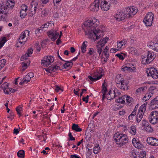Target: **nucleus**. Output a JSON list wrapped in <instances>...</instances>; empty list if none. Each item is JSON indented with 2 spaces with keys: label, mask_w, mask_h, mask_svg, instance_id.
<instances>
[{
  "label": "nucleus",
  "mask_w": 158,
  "mask_h": 158,
  "mask_svg": "<svg viewBox=\"0 0 158 158\" xmlns=\"http://www.w3.org/2000/svg\"><path fill=\"white\" fill-rule=\"evenodd\" d=\"M101 0H95L90 7V10L93 12L97 11L99 8Z\"/></svg>",
  "instance_id": "10"
},
{
  "label": "nucleus",
  "mask_w": 158,
  "mask_h": 158,
  "mask_svg": "<svg viewBox=\"0 0 158 158\" xmlns=\"http://www.w3.org/2000/svg\"><path fill=\"white\" fill-rule=\"evenodd\" d=\"M140 156L141 158H145L146 157L145 152H140Z\"/></svg>",
  "instance_id": "59"
},
{
  "label": "nucleus",
  "mask_w": 158,
  "mask_h": 158,
  "mask_svg": "<svg viewBox=\"0 0 158 158\" xmlns=\"http://www.w3.org/2000/svg\"><path fill=\"white\" fill-rule=\"evenodd\" d=\"M70 157L71 158H81L77 155L75 154L71 155Z\"/></svg>",
  "instance_id": "64"
},
{
  "label": "nucleus",
  "mask_w": 158,
  "mask_h": 158,
  "mask_svg": "<svg viewBox=\"0 0 158 158\" xmlns=\"http://www.w3.org/2000/svg\"><path fill=\"white\" fill-rule=\"evenodd\" d=\"M6 41V40L5 37H3L0 41V48L2 47Z\"/></svg>",
  "instance_id": "36"
},
{
  "label": "nucleus",
  "mask_w": 158,
  "mask_h": 158,
  "mask_svg": "<svg viewBox=\"0 0 158 158\" xmlns=\"http://www.w3.org/2000/svg\"><path fill=\"white\" fill-rule=\"evenodd\" d=\"M105 81H104V83L102 85V93H106L107 89L105 85Z\"/></svg>",
  "instance_id": "40"
},
{
  "label": "nucleus",
  "mask_w": 158,
  "mask_h": 158,
  "mask_svg": "<svg viewBox=\"0 0 158 158\" xmlns=\"http://www.w3.org/2000/svg\"><path fill=\"white\" fill-rule=\"evenodd\" d=\"M49 37L53 41H54L58 36L59 33L56 31H52L47 32Z\"/></svg>",
  "instance_id": "14"
},
{
  "label": "nucleus",
  "mask_w": 158,
  "mask_h": 158,
  "mask_svg": "<svg viewBox=\"0 0 158 158\" xmlns=\"http://www.w3.org/2000/svg\"><path fill=\"white\" fill-rule=\"evenodd\" d=\"M7 6L2 5H0V14L2 13H7L6 10H7Z\"/></svg>",
  "instance_id": "27"
},
{
  "label": "nucleus",
  "mask_w": 158,
  "mask_h": 158,
  "mask_svg": "<svg viewBox=\"0 0 158 158\" xmlns=\"http://www.w3.org/2000/svg\"><path fill=\"white\" fill-rule=\"evenodd\" d=\"M152 44L149 45V46L152 47V49L156 52H158V43H152Z\"/></svg>",
  "instance_id": "25"
},
{
  "label": "nucleus",
  "mask_w": 158,
  "mask_h": 158,
  "mask_svg": "<svg viewBox=\"0 0 158 158\" xmlns=\"http://www.w3.org/2000/svg\"><path fill=\"white\" fill-rule=\"evenodd\" d=\"M29 31L27 30H25L22 33L18 41L20 44L24 45L25 44L26 42L27 41V39H25L26 37V35L27 34L28 36L29 35Z\"/></svg>",
  "instance_id": "7"
},
{
  "label": "nucleus",
  "mask_w": 158,
  "mask_h": 158,
  "mask_svg": "<svg viewBox=\"0 0 158 158\" xmlns=\"http://www.w3.org/2000/svg\"><path fill=\"white\" fill-rule=\"evenodd\" d=\"M52 24L50 23L44 24L40 27L42 28V30L44 31H47L48 29H50L51 27L52 26Z\"/></svg>",
  "instance_id": "21"
},
{
  "label": "nucleus",
  "mask_w": 158,
  "mask_h": 158,
  "mask_svg": "<svg viewBox=\"0 0 158 158\" xmlns=\"http://www.w3.org/2000/svg\"><path fill=\"white\" fill-rule=\"evenodd\" d=\"M132 143L134 146L139 149H140L142 148L143 145L140 143L139 141H137L135 138L132 139Z\"/></svg>",
  "instance_id": "18"
},
{
  "label": "nucleus",
  "mask_w": 158,
  "mask_h": 158,
  "mask_svg": "<svg viewBox=\"0 0 158 158\" xmlns=\"http://www.w3.org/2000/svg\"><path fill=\"white\" fill-rule=\"evenodd\" d=\"M114 138L119 147L123 146L128 142L127 138L125 134L116 133L114 135Z\"/></svg>",
  "instance_id": "2"
},
{
  "label": "nucleus",
  "mask_w": 158,
  "mask_h": 158,
  "mask_svg": "<svg viewBox=\"0 0 158 158\" xmlns=\"http://www.w3.org/2000/svg\"><path fill=\"white\" fill-rule=\"evenodd\" d=\"M54 64L56 66V67L58 69H59L60 70H61L60 69V66L62 64V63L61 62H57L56 63H55Z\"/></svg>",
  "instance_id": "51"
},
{
  "label": "nucleus",
  "mask_w": 158,
  "mask_h": 158,
  "mask_svg": "<svg viewBox=\"0 0 158 158\" xmlns=\"http://www.w3.org/2000/svg\"><path fill=\"white\" fill-rule=\"evenodd\" d=\"M124 42L125 41L123 42V41H119V42L118 43L117 48H118V50L122 48L123 45H125V43Z\"/></svg>",
  "instance_id": "35"
},
{
  "label": "nucleus",
  "mask_w": 158,
  "mask_h": 158,
  "mask_svg": "<svg viewBox=\"0 0 158 158\" xmlns=\"http://www.w3.org/2000/svg\"><path fill=\"white\" fill-rule=\"evenodd\" d=\"M23 79L24 80V81H25L26 82V83H27L30 81L31 79L27 75L25 76V77Z\"/></svg>",
  "instance_id": "45"
},
{
  "label": "nucleus",
  "mask_w": 158,
  "mask_h": 158,
  "mask_svg": "<svg viewBox=\"0 0 158 158\" xmlns=\"http://www.w3.org/2000/svg\"><path fill=\"white\" fill-rule=\"evenodd\" d=\"M3 91L5 94H10V92L11 91L10 89L8 88H7V89H3Z\"/></svg>",
  "instance_id": "50"
},
{
  "label": "nucleus",
  "mask_w": 158,
  "mask_h": 158,
  "mask_svg": "<svg viewBox=\"0 0 158 158\" xmlns=\"http://www.w3.org/2000/svg\"><path fill=\"white\" fill-rule=\"evenodd\" d=\"M49 68L50 71V73H51L52 72H55L58 70L54 64L53 65L49 66Z\"/></svg>",
  "instance_id": "31"
},
{
  "label": "nucleus",
  "mask_w": 158,
  "mask_h": 158,
  "mask_svg": "<svg viewBox=\"0 0 158 158\" xmlns=\"http://www.w3.org/2000/svg\"><path fill=\"white\" fill-rule=\"evenodd\" d=\"M145 87H140V88H138V89L136 90V92L137 93H141L142 91H143L145 90Z\"/></svg>",
  "instance_id": "47"
},
{
  "label": "nucleus",
  "mask_w": 158,
  "mask_h": 158,
  "mask_svg": "<svg viewBox=\"0 0 158 158\" xmlns=\"http://www.w3.org/2000/svg\"><path fill=\"white\" fill-rule=\"evenodd\" d=\"M100 2V8L102 11H106L109 10L110 6L108 4V2L106 1L105 0L102 1V2Z\"/></svg>",
  "instance_id": "13"
},
{
  "label": "nucleus",
  "mask_w": 158,
  "mask_h": 158,
  "mask_svg": "<svg viewBox=\"0 0 158 158\" xmlns=\"http://www.w3.org/2000/svg\"><path fill=\"white\" fill-rule=\"evenodd\" d=\"M27 6L26 5L23 4L21 6V10H23L25 11H27Z\"/></svg>",
  "instance_id": "52"
},
{
  "label": "nucleus",
  "mask_w": 158,
  "mask_h": 158,
  "mask_svg": "<svg viewBox=\"0 0 158 158\" xmlns=\"http://www.w3.org/2000/svg\"><path fill=\"white\" fill-rule=\"evenodd\" d=\"M87 42L86 41H84L81 47V49L82 53H84L86 51V49L87 47V45L85 44Z\"/></svg>",
  "instance_id": "32"
},
{
  "label": "nucleus",
  "mask_w": 158,
  "mask_h": 158,
  "mask_svg": "<svg viewBox=\"0 0 158 158\" xmlns=\"http://www.w3.org/2000/svg\"><path fill=\"white\" fill-rule=\"evenodd\" d=\"M33 50L31 48H29L27 50V52L25 55H23L21 58V60H26L27 59L28 57L31 56V55L33 53Z\"/></svg>",
  "instance_id": "17"
},
{
  "label": "nucleus",
  "mask_w": 158,
  "mask_h": 158,
  "mask_svg": "<svg viewBox=\"0 0 158 158\" xmlns=\"http://www.w3.org/2000/svg\"><path fill=\"white\" fill-rule=\"evenodd\" d=\"M130 15L128 16L127 18H130L132 16V15H135L137 12V10L134 7H130Z\"/></svg>",
  "instance_id": "23"
},
{
  "label": "nucleus",
  "mask_w": 158,
  "mask_h": 158,
  "mask_svg": "<svg viewBox=\"0 0 158 158\" xmlns=\"http://www.w3.org/2000/svg\"><path fill=\"white\" fill-rule=\"evenodd\" d=\"M92 75L93 77L90 76H88V78L90 80L93 82L101 79L103 75L101 74L98 76V73H94L92 74Z\"/></svg>",
  "instance_id": "16"
},
{
  "label": "nucleus",
  "mask_w": 158,
  "mask_h": 158,
  "mask_svg": "<svg viewBox=\"0 0 158 158\" xmlns=\"http://www.w3.org/2000/svg\"><path fill=\"white\" fill-rule=\"evenodd\" d=\"M121 88L123 90H125L128 89V83L127 81L124 80L120 83Z\"/></svg>",
  "instance_id": "20"
},
{
  "label": "nucleus",
  "mask_w": 158,
  "mask_h": 158,
  "mask_svg": "<svg viewBox=\"0 0 158 158\" xmlns=\"http://www.w3.org/2000/svg\"><path fill=\"white\" fill-rule=\"evenodd\" d=\"M157 119V117H151V119L150 120V123L153 124H155L156 123Z\"/></svg>",
  "instance_id": "39"
},
{
  "label": "nucleus",
  "mask_w": 158,
  "mask_h": 158,
  "mask_svg": "<svg viewBox=\"0 0 158 158\" xmlns=\"http://www.w3.org/2000/svg\"><path fill=\"white\" fill-rule=\"evenodd\" d=\"M108 39L109 38L106 37L101 40L97 43V44L96 45L97 52L99 56H100L102 52V48L107 42Z\"/></svg>",
  "instance_id": "3"
},
{
  "label": "nucleus",
  "mask_w": 158,
  "mask_h": 158,
  "mask_svg": "<svg viewBox=\"0 0 158 158\" xmlns=\"http://www.w3.org/2000/svg\"><path fill=\"white\" fill-rule=\"evenodd\" d=\"M7 13H4L0 14V21L1 20L5 21L7 18Z\"/></svg>",
  "instance_id": "33"
},
{
  "label": "nucleus",
  "mask_w": 158,
  "mask_h": 158,
  "mask_svg": "<svg viewBox=\"0 0 158 158\" xmlns=\"http://www.w3.org/2000/svg\"><path fill=\"white\" fill-rule=\"evenodd\" d=\"M17 155L19 158H24L25 156V152L23 150L19 151L17 153Z\"/></svg>",
  "instance_id": "28"
},
{
  "label": "nucleus",
  "mask_w": 158,
  "mask_h": 158,
  "mask_svg": "<svg viewBox=\"0 0 158 158\" xmlns=\"http://www.w3.org/2000/svg\"><path fill=\"white\" fill-rule=\"evenodd\" d=\"M145 130L147 132H152L153 131L152 129L151 128V126L148 125L144 127Z\"/></svg>",
  "instance_id": "41"
},
{
  "label": "nucleus",
  "mask_w": 158,
  "mask_h": 158,
  "mask_svg": "<svg viewBox=\"0 0 158 158\" xmlns=\"http://www.w3.org/2000/svg\"><path fill=\"white\" fill-rule=\"evenodd\" d=\"M89 96L87 95L85 97H83L82 98V100L83 101H85L86 103H87L88 102V99L89 98Z\"/></svg>",
  "instance_id": "61"
},
{
  "label": "nucleus",
  "mask_w": 158,
  "mask_h": 158,
  "mask_svg": "<svg viewBox=\"0 0 158 158\" xmlns=\"http://www.w3.org/2000/svg\"><path fill=\"white\" fill-rule=\"evenodd\" d=\"M130 132L133 135H135L136 133V127L135 126H132L131 127Z\"/></svg>",
  "instance_id": "38"
},
{
  "label": "nucleus",
  "mask_w": 158,
  "mask_h": 158,
  "mask_svg": "<svg viewBox=\"0 0 158 158\" xmlns=\"http://www.w3.org/2000/svg\"><path fill=\"white\" fill-rule=\"evenodd\" d=\"M72 128L73 130L77 132H80L82 131V129L79 127L78 125L75 123L73 124Z\"/></svg>",
  "instance_id": "26"
},
{
  "label": "nucleus",
  "mask_w": 158,
  "mask_h": 158,
  "mask_svg": "<svg viewBox=\"0 0 158 158\" xmlns=\"http://www.w3.org/2000/svg\"><path fill=\"white\" fill-rule=\"evenodd\" d=\"M111 94H114V96L112 97H111L110 98V97L108 96H107V99L108 100H111L114 98L116 96L117 97L120 95V93L119 92L118 90H117L116 92H115V90H114L113 91L110 90L108 93V94L109 95H111Z\"/></svg>",
  "instance_id": "15"
},
{
  "label": "nucleus",
  "mask_w": 158,
  "mask_h": 158,
  "mask_svg": "<svg viewBox=\"0 0 158 158\" xmlns=\"http://www.w3.org/2000/svg\"><path fill=\"white\" fill-rule=\"evenodd\" d=\"M126 100L128 103H130L133 101V99L131 97L127 96L126 98Z\"/></svg>",
  "instance_id": "48"
},
{
  "label": "nucleus",
  "mask_w": 158,
  "mask_h": 158,
  "mask_svg": "<svg viewBox=\"0 0 158 158\" xmlns=\"http://www.w3.org/2000/svg\"><path fill=\"white\" fill-rule=\"evenodd\" d=\"M130 7H127L126 8L125 10H124V12H123L124 13L126 14V15H127V18L128 16L130 15Z\"/></svg>",
  "instance_id": "42"
},
{
  "label": "nucleus",
  "mask_w": 158,
  "mask_h": 158,
  "mask_svg": "<svg viewBox=\"0 0 158 158\" xmlns=\"http://www.w3.org/2000/svg\"><path fill=\"white\" fill-rule=\"evenodd\" d=\"M69 140H75V138L73 137L72 134L71 133L69 132Z\"/></svg>",
  "instance_id": "53"
},
{
  "label": "nucleus",
  "mask_w": 158,
  "mask_h": 158,
  "mask_svg": "<svg viewBox=\"0 0 158 158\" xmlns=\"http://www.w3.org/2000/svg\"><path fill=\"white\" fill-rule=\"evenodd\" d=\"M99 23V22L94 18L92 20H89L85 22L82 26L85 35L94 41L99 39L103 35V32L100 30L98 31L96 28Z\"/></svg>",
  "instance_id": "1"
},
{
  "label": "nucleus",
  "mask_w": 158,
  "mask_h": 158,
  "mask_svg": "<svg viewBox=\"0 0 158 158\" xmlns=\"http://www.w3.org/2000/svg\"><path fill=\"white\" fill-rule=\"evenodd\" d=\"M27 11L21 10L20 16L22 18H24L27 15Z\"/></svg>",
  "instance_id": "37"
},
{
  "label": "nucleus",
  "mask_w": 158,
  "mask_h": 158,
  "mask_svg": "<svg viewBox=\"0 0 158 158\" xmlns=\"http://www.w3.org/2000/svg\"><path fill=\"white\" fill-rule=\"evenodd\" d=\"M154 58L155 57L154 56L152 55V52L148 51L147 58L145 59V57L142 58L143 60L142 61V63L144 64H149L154 59Z\"/></svg>",
  "instance_id": "9"
},
{
  "label": "nucleus",
  "mask_w": 158,
  "mask_h": 158,
  "mask_svg": "<svg viewBox=\"0 0 158 158\" xmlns=\"http://www.w3.org/2000/svg\"><path fill=\"white\" fill-rule=\"evenodd\" d=\"M147 75L151 76L153 78L156 79L158 78V72L156 69L151 68L146 71Z\"/></svg>",
  "instance_id": "8"
},
{
  "label": "nucleus",
  "mask_w": 158,
  "mask_h": 158,
  "mask_svg": "<svg viewBox=\"0 0 158 158\" xmlns=\"http://www.w3.org/2000/svg\"><path fill=\"white\" fill-rule=\"evenodd\" d=\"M22 110V105L19 106L16 108V111L18 114L19 117L21 115V111Z\"/></svg>",
  "instance_id": "30"
},
{
  "label": "nucleus",
  "mask_w": 158,
  "mask_h": 158,
  "mask_svg": "<svg viewBox=\"0 0 158 158\" xmlns=\"http://www.w3.org/2000/svg\"><path fill=\"white\" fill-rule=\"evenodd\" d=\"M22 65L23 67H25L27 68V66H28L29 65V63H26L25 62H22Z\"/></svg>",
  "instance_id": "56"
},
{
  "label": "nucleus",
  "mask_w": 158,
  "mask_h": 158,
  "mask_svg": "<svg viewBox=\"0 0 158 158\" xmlns=\"http://www.w3.org/2000/svg\"><path fill=\"white\" fill-rule=\"evenodd\" d=\"M41 16L42 17H44L45 16H46L47 14L46 11L45 10H44L41 11Z\"/></svg>",
  "instance_id": "55"
},
{
  "label": "nucleus",
  "mask_w": 158,
  "mask_h": 158,
  "mask_svg": "<svg viewBox=\"0 0 158 158\" xmlns=\"http://www.w3.org/2000/svg\"><path fill=\"white\" fill-rule=\"evenodd\" d=\"M158 114V112L156 111H152L151 113V117H154L156 118V116Z\"/></svg>",
  "instance_id": "46"
},
{
  "label": "nucleus",
  "mask_w": 158,
  "mask_h": 158,
  "mask_svg": "<svg viewBox=\"0 0 158 158\" xmlns=\"http://www.w3.org/2000/svg\"><path fill=\"white\" fill-rule=\"evenodd\" d=\"M38 3L35 1H33L29 8V15L32 17L36 13L38 7Z\"/></svg>",
  "instance_id": "6"
},
{
  "label": "nucleus",
  "mask_w": 158,
  "mask_h": 158,
  "mask_svg": "<svg viewBox=\"0 0 158 158\" xmlns=\"http://www.w3.org/2000/svg\"><path fill=\"white\" fill-rule=\"evenodd\" d=\"M146 107H144V106L141 105L139 108V111H140L141 112L143 113L144 114V112L146 110Z\"/></svg>",
  "instance_id": "43"
},
{
  "label": "nucleus",
  "mask_w": 158,
  "mask_h": 158,
  "mask_svg": "<svg viewBox=\"0 0 158 158\" xmlns=\"http://www.w3.org/2000/svg\"><path fill=\"white\" fill-rule=\"evenodd\" d=\"M100 147L99 146L95 147L94 148L93 152L95 154L98 153Z\"/></svg>",
  "instance_id": "44"
},
{
  "label": "nucleus",
  "mask_w": 158,
  "mask_h": 158,
  "mask_svg": "<svg viewBox=\"0 0 158 158\" xmlns=\"http://www.w3.org/2000/svg\"><path fill=\"white\" fill-rule=\"evenodd\" d=\"M35 46L37 50L40 51V45L39 44V42L37 41L35 44Z\"/></svg>",
  "instance_id": "57"
},
{
  "label": "nucleus",
  "mask_w": 158,
  "mask_h": 158,
  "mask_svg": "<svg viewBox=\"0 0 158 158\" xmlns=\"http://www.w3.org/2000/svg\"><path fill=\"white\" fill-rule=\"evenodd\" d=\"M131 70L132 69L130 67L123 65L122 67V70L123 72H125L126 71L131 72Z\"/></svg>",
  "instance_id": "34"
},
{
  "label": "nucleus",
  "mask_w": 158,
  "mask_h": 158,
  "mask_svg": "<svg viewBox=\"0 0 158 158\" xmlns=\"http://www.w3.org/2000/svg\"><path fill=\"white\" fill-rule=\"evenodd\" d=\"M8 87V84L7 82H4L1 85V87L3 89H7Z\"/></svg>",
  "instance_id": "54"
},
{
  "label": "nucleus",
  "mask_w": 158,
  "mask_h": 158,
  "mask_svg": "<svg viewBox=\"0 0 158 158\" xmlns=\"http://www.w3.org/2000/svg\"><path fill=\"white\" fill-rule=\"evenodd\" d=\"M14 114L13 112H10V116L8 117V118H10L12 120V119L14 118Z\"/></svg>",
  "instance_id": "62"
},
{
  "label": "nucleus",
  "mask_w": 158,
  "mask_h": 158,
  "mask_svg": "<svg viewBox=\"0 0 158 158\" xmlns=\"http://www.w3.org/2000/svg\"><path fill=\"white\" fill-rule=\"evenodd\" d=\"M64 61L65 62V63L63 64V66L64 68L66 69L68 67L71 68L73 65V62L72 61Z\"/></svg>",
  "instance_id": "24"
},
{
  "label": "nucleus",
  "mask_w": 158,
  "mask_h": 158,
  "mask_svg": "<svg viewBox=\"0 0 158 158\" xmlns=\"http://www.w3.org/2000/svg\"><path fill=\"white\" fill-rule=\"evenodd\" d=\"M118 50V49H114L113 48H111L110 50V52L112 53H115L116 51H117Z\"/></svg>",
  "instance_id": "63"
},
{
  "label": "nucleus",
  "mask_w": 158,
  "mask_h": 158,
  "mask_svg": "<svg viewBox=\"0 0 158 158\" xmlns=\"http://www.w3.org/2000/svg\"><path fill=\"white\" fill-rule=\"evenodd\" d=\"M143 113L142 112H141L140 111H139L138 112V114L137 115V116L138 117L139 116V117H140L141 118H142L143 117Z\"/></svg>",
  "instance_id": "58"
},
{
  "label": "nucleus",
  "mask_w": 158,
  "mask_h": 158,
  "mask_svg": "<svg viewBox=\"0 0 158 158\" xmlns=\"http://www.w3.org/2000/svg\"><path fill=\"white\" fill-rule=\"evenodd\" d=\"M124 80L122 77L121 74H118L116 76L115 79V82L116 83L118 86L120 85V84L122 82V81Z\"/></svg>",
  "instance_id": "22"
},
{
  "label": "nucleus",
  "mask_w": 158,
  "mask_h": 158,
  "mask_svg": "<svg viewBox=\"0 0 158 158\" xmlns=\"http://www.w3.org/2000/svg\"><path fill=\"white\" fill-rule=\"evenodd\" d=\"M150 108L152 109L158 108V101L155 98L151 101Z\"/></svg>",
  "instance_id": "19"
},
{
  "label": "nucleus",
  "mask_w": 158,
  "mask_h": 158,
  "mask_svg": "<svg viewBox=\"0 0 158 158\" xmlns=\"http://www.w3.org/2000/svg\"><path fill=\"white\" fill-rule=\"evenodd\" d=\"M154 17L153 14L151 12H148L143 20V22L147 26L152 25Z\"/></svg>",
  "instance_id": "4"
},
{
  "label": "nucleus",
  "mask_w": 158,
  "mask_h": 158,
  "mask_svg": "<svg viewBox=\"0 0 158 158\" xmlns=\"http://www.w3.org/2000/svg\"><path fill=\"white\" fill-rule=\"evenodd\" d=\"M127 15L123 12H120L116 14L114 16L115 19L118 21H120L123 20L127 18Z\"/></svg>",
  "instance_id": "12"
},
{
  "label": "nucleus",
  "mask_w": 158,
  "mask_h": 158,
  "mask_svg": "<svg viewBox=\"0 0 158 158\" xmlns=\"http://www.w3.org/2000/svg\"><path fill=\"white\" fill-rule=\"evenodd\" d=\"M54 57L51 56H45L41 60V65L44 67H47L53 62Z\"/></svg>",
  "instance_id": "5"
},
{
  "label": "nucleus",
  "mask_w": 158,
  "mask_h": 158,
  "mask_svg": "<svg viewBox=\"0 0 158 158\" xmlns=\"http://www.w3.org/2000/svg\"><path fill=\"white\" fill-rule=\"evenodd\" d=\"M116 102L117 103H121L122 104L125 102V101L123 100L121 98H119L118 99L116 100Z\"/></svg>",
  "instance_id": "49"
},
{
  "label": "nucleus",
  "mask_w": 158,
  "mask_h": 158,
  "mask_svg": "<svg viewBox=\"0 0 158 158\" xmlns=\"http://www.w3.org/2000/svg\"><path fill=\"white\" fill-rule=\"evenodd\" d=\"M116 56L118 57L119 59L121 60H123L124 59V57L123 56L120 54H117L116 55Z\"/></svg>",
  "instance_id": "60"
},
{
  "label": "nucleus",
  "mask_w": 158,
  "mask_h": 158,
  "mask_svg": "<svg viewBox=\"0 0 158 158\" xmlns=\"http://www.w3.org/2000/svg\"><path fill=\"white\" fill-rule=\"evenodd\" d=\"M15 5V3L13 1L11 0H9L8 1V3L6 6H7V9L8 8H13Z\"/></svg>",
  "instance_id": "29"
},
{
  "label": "nucleus",
  "mask_w": 158,
  "mask_h": 158,
  "mask_svg": "<svg viewBox=\"0 0 158 158\" xmlns=\"http://www.w3.org/2000/svg\"><path fill=\"white\" fill-rule=\"evenodd\" d=\"M148 144L152 146H158V139L153 137H148L147 139Z\"/></svg>",
  "instance_id": "11"
}]
</instances>
